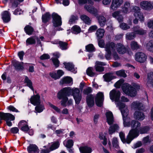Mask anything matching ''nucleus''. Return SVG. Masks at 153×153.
Returning <instances> with one entry per match:
<instances>
[{"instance_id": "nucleus-1", "label": "nucleus", "mask_w": 153, "mask_h": 153, "mask_svg": "<svg viewBox=\"0 0 153 153\" xmlns=\"http://www.w3.org/2000/svg\"><path fill=\"white\" fill-rule=\"evenodd\" d=\"M60 90L64 92L63 95L66 94L69 96L71 94L73 96L76 104H78L79 103L82 99V96L80 94L79 89L76 88L71 89L70 87H68L63 88Z\"/></svg>"}, {"instance_id": "nucleus-2", "label": "nucleus", "mask_w": 153, "mask_h": 153, "mask_svg": "<svg viewBox=\"0 0 153 153\" xmlns=\"http://www.w3.org/2000/svg\"><path fill=\"white\" fill-rule=\"evenodd\" d=\"M107 117V121L109 125H111L108 129V132L109 134H111L119 128V126L116 124L112 125L114 122V117L112 113L110 111L106 114Z\"/></svg>"}, {"instance_id": "nucleus-3", "label": "nucleus", "mask_w": 153, "mask_h": 153, "mask_svg": "<svg viewBox=\"0 0 153 153\" xmlns=\"http://www.w3.org/2000/svg\"><path fill=\"white\" fill-rule=\"evenodd\" d=\"M119 136L123 143L129 144L134 138L138 136V133L135 129H131L126 139L125 138L124 134L122 132L120 133Z\"/></svg>"}, {"instance_id": "nucleus-4", "label": "nucleus", "mask_w": 153, "mask_h": 153, "mask_svg": "<svg viewBox=\"0 0 153 153\" xmlns=\"http://www.w3.org/2000/svg\"><path fill=\"white\" fill-rule=\"evenodd\" d=\"M64 92L60 90L58 93L57 95V98L59 100L62 99L61 102V105L64 107H65L67 105L70 106L72 105L73 104V100L71 99L68 100V98L67 97L68 96L66 94L63 95Z\"/></svg>"}, {"instance_id": "nucleus-5", "label": "nucleus", "mask_w": 153, "mask_h": 153, "mask_svg": "<svg viewBox=\"0 0 153 153\" xmlns=\"http://www.w3.org/2000/svg\"><path fill=\"white\" fill-rule=\"evenodd\" d=\"M123 119L124 126L125 127L131 126L132 128H134L133 129H135L137 131L138 136L139 135V131L137 130V128L140 126V122L134 120H132L131 122L129 121V119L127 116Z\"/></svg>"}, {"instance_id": "nucleus-6", "label": "nucleus", "mask_w": 153, "mask_h": 153, "mask_svg": "<svg viewBox=\"0 0 153 153\" xmlns=\"http://www.w3.org/2000/svg\"><path fill=\"white\" fill-rule=\"evenodd\" d=\"M122 88L125 93L131 97H134L136 94L137 92L135 88L128 84H123Z\"/></svg>"}, {"instance_id": "nucleus-7", "label": "nucleus", "mask_w": 153, "mask_h": 153, "mask_svg": "<svg viewBox=\"0 0 153 153\" xmlns=\"http://www.w3.org/2000/svg\"><path fill=\"white\" fill-rule=\"evenodd\" d=\"M117 102L116 104L121 111L123 119L128 116V110L127 107H126V105L124 103L119 101Z\"/></svg>"}, {"instance_id": "nucleus-8", "label": "nucleus", "mask_w": 153, "mask_h": 153, "mask_svg": "<svg viewBox=\"0 0 153 153\" xmlns=\"http://www.w3.org/2000/svg\"><path fill=\"white\" fill-rule=\"evenodd\" d=\"M52 17L53 19L52 22L53 26L57 27L61 25V18L59 16L57 13H53L52 15Z\"/></svg>"}, {"instance_id": "nucleus-9", "label": "nucleus", "mask_w": 153, "mask_h": 153, "mask_svg": "<svg viewBox=\"0 0 153 153\" xmlns=\"http://www.w3.org/2000/svg\"><path fill=\"white\" fill-rule=\"evenodd\" d=\"M120 95V91L115 90H113L110 93V97L111 99L113 101L114 100L115 102L119 101Z\"/></svg>"}, {"instance_id": "nucleus-10", "label": "nucleus", "mask_w": 153, "mask_h": 153, "mask_svg": "<svg viewBox=\"0 0 153 153\" xmlns=\"http://www.w3.org/2000/svg\"><path fill=\"white\" fill-rule=\"evenodd\" d=\"M147 57L146 54L142 52H138L135 54L136 60L140 63L145 62L146 60Z\"/></svg>"}, {"instance_id": "nucleus-11", "label": "nucleus", "mask_w": 153, "mask_h": 153, "mask_svg": "<svg viewBox=\"0 0 153 153\" xmlns=\"http://www.w3.org/2000/svg\"><path fill=\"white\" fill-rule=\"evenodd\" d=\"M5 114L2 117L1 120H5L6 122V124L7 126H12V123L10 122L11 120H13L15 119L14 116L11 114L9 113H5Z\"/></svg>"}, {"instance_id": "nucleus-12", "label": "nucleus", "mask_w": 153, "mask_h": 153, "mask_svg": "<svg viewBox=\"0 0 153 153\" xmlns=\"http://www.w3.org/2000/svg\"><path fill=\"white\" fill-rule=\"evenodd\" d=\"M104 100V95L103 93L99 92L97 93L95 98V101L97 105L101 107Z\"/></svg>"}, {"instance_id": "nucleus-13", "label": "nucleus", "mask_w": 153, "mask_h": 153, "mask_svg": "<svg viewBox=\"0 0 153 153\" xmlns=\"http://www.w3.org/2000/svg\"><path fill=\"white\" fill-rule=\"evenodd\" d=\"M85 9L88 12L93 15L96 16L98 13V10L94 7L90 5L85 4L84 5Z\"/></svg>"}, {"instance_id": "nucleus-14", "label": "nucleus", "mask_w": 153, "mask_h": 153, "mask_svg": "<svg viewBox=\"0 0 153 153\" xmlns=\"http://www.w3.org/2000/svg\"><path fill=\"white\" fill-rule=\"evenodd\" d=\"M116 49L118 53L121 54L125 53L127 51V49L123 44L118 43L116 44Z\"/></svg>"}, {"instance_id": "nucleus-15", "label": "nucleus", "mask_w": 153, "mask_h": 153, "mask_svg": "<svg viewBox=\"0 0 153 153\" xmlns=\"http://www.w3.org/2000/svg\"><path fill=\"white\" fill-rule=\"evenodd\" d=\"M105 65V63L97 61L95 62L94 68L97 71L101 72L104 71V67L102 66Z\"/></svg>"}, {"instance_id": "nucleus-16", "label": "nucleus", "mask_w": 153, "mask_h": 153, "mask_svg": "<svg viewBox=\"0 0 153 153\" xmlns=\"http://www.w3.org/2000/svg\"><path fill=\"white\" fill-rule=\"evenodd\" d=\"M134 117L136 120L141 121L144 120L145 117L143 112L136 111L134 113Z\"/></svg>"}, {"instance_id": "nucleus-17", "label": "nucleus", "mask_w": 153, "mask_h": 153, "mask_svg": "<svg viewBox=\"0 0 153 153\" xmlns=\"http://www.w3.org/2000/svg\"><path fill=\"white\" fill-rule=\"evenodd\" d=\"M140 5L143 9L149 10L153 8V6L150 2L147 1H143L141 2Z\"/></svg>"}, {"instance_id": "nucleus-18", "label": "nucleus", "mask_w": 153, "mask_h": 153, "mask_svg": "<svg viewBox=\"0 0 153 153\" xmlns=\"http://www.w3.org/2000/svg\"><path fill=\"white\" fill-rule=\"evenodd\" d=\"M132 108L139 110H143L144 109V107L142 103L138 101L133 102L131 104Z\"/></svg>"}, {"instance_id": "nucleus-19", "label": "nucleus", "mask_w": 153, "mask_h": 153, "mask_svg": "<svg viewBox=\"0 0 153 153\" xmlns=\"http://www.w3.org/2000/svg\"><path fill=\"white\" fill-rule=\"evenodd\" d=\"M27 150L29 153H39V150L35 145L30 144L27 147Z\"/></svg>"}, {"instance_id": "nucleus-20", "label": "nucleus", "mask_w": 153, "mask_h": 153, "mask_svg": "<svg viewBox=\"0 0 153 153\" xmlns=\"http://www.w3.org/2000/svg\"><path fill=\"white\" fill-rule=\"evenodd\" d=\"M132 29L134 31L133 32L135 33V35L137 34L140 35H143L145 34V30L138 26H134Z\"/></svg>"}, {"instance_id": "nucleus-21", "label": "nucleus", "mask_w": 153, "mask_h": 153, "mask_svg": "<svg viewBox=\"0 0 153 153\" xmlns=\"http://www.w3.org/2000/svg\"><path fill=\"white\" fill-rule=\"evenodd\" d=\"M2 18L4 22L7 23L10 20V14L7 11H4L2 14Z\"/></svg>"}, {"instance_id": "nucleus-22", "label": "nucleus", "mask_w": 153, "mask_h": 153, "mask_svg": "<svg viewBox=\"0 0 153 153\" xmlns=\"http://www.w3.org/2000/svg\"><path fill=\"white\" fill-rule=\"evenodd\" d=\"M116 45L113 42H108L105 46L106 51H110L113 52L115 50Z\"/></svg>"}, {"instance_id": "nucleus-23", "label": "nucleus", "mask_w": 153, "mask_h": 153, "mask_svg": "<svg viewBox=\"0 0 153 153\" xmlns=\"http://www.w3.org/2000/svg\"><path fill=\"white\" fill-rule=\"evenodd\" d=\"M40 97L38 94L36 95L33 98H31L30 99L31 103L34 105H38L40 103Z\"/></svg>"}, {"instance_id": "nucleus-24", "label": "nucleus", "mask_w": 153, "mask_h": 153, "mask_svg": "<svg viewBox=\"0 0 153 153\" xmlns=\"http://www.w3.org/2000/svg\"><path fill=\"white\" fill-rule=\"evenodd\" d=\"M86 102L88 106L92 107L94 104V97L92 95H88L86 97Z\"/></svg>"}, {"instance_id": "nucleus-25", "label": "nucleus", "mask_w": 153, "mask_h": 153, "mask_svg": "<svg viewBox=\"0 0 153 153\" xmlns=\"http://www.w3.org/2000/svg\"><path fill=\"white\" fill-rule=\"evenodd\" d=\"M63 64L65 66V68L68 70L71 71L74 73L76 72L74 68V66L72 63L65 62Z\"/></svg>"}, {"instance_id": "nucleus-26", "label": "nucleus", "mask_w": 153, "mask_h": 153, "mask_svg": "<svg viewBox=\"0 0 153 153\" xmlns=\"http://www.w3.org/2000/svg\"><path fill=\"white\" fill-rule=\"evenodd\" d=\"M130 5L128 2H126L122 7V11L123 13L127 14L130 9Z\"/></svg>"}, {"instance_id": "nucleus-27", "label": "nucleus", "mask_w": 153, "mask_h": 153, "mask_svg": "<svg viewBox=\"0 0 153 153\" xmlns=\"http://www.w3.org/2000/svg\"><path fill=\"white\" fill-rule=\"evenodd\" d=\"M131 47L133 50H137L141 49V46L134 41H132L131 43Z\"/></svg>"}, {"instance_id": "nucleus-28", "label": "nucleus", "mask_w": 153, "mask_h": 153, "mask_svg": "<svg viewBox=\"0 0 153 153\" xmlns=\"http://www.w3.org/2000/svg\"><path fill=\"white\" fill-rule=\"evenodd\" d=\"M100 25L101 27H103L106 22V19L103 16L100 15L97 17Z\"/></svg>"}, {"instance_id": "nucleus-29", "label": "nucleus", "mask_w": 153, "mask_h": 153, "mask_svg": "<svg viewBox=\"0 0 153 153\" xmlns=\"http://www.w3.org/2000/svg\"><path fill=\"white\" fill-rule=\"evenodd\" d=\"M103 77L105 81L109 82L114 78V76L112 73H108L105 74L103 75Z\"/></svg>"}, {"instance_id": "nucleus-30", "label": "nucleus", "mask_w": 153, "mask_h": 153, "mask_svg": "<svg viewBox=\"0 0 153 153\" xmlns=\"http://www.w3.org/2000/svg\"><path fill=\"white\" fill-rule=\"evenodd\" d=\"M79 149L81 153H91L92 152V149L88 146L80 147Z\"/></svg>"}, {"instance_id": "nucleus-31", "label": "nucleus", "mask_w": 153, "mask_h": 153, "mask_svg": "<svg viewBox=\"0 0 153 153\" xmlns=\"http://www.w3.org/2000/svg\"><path fill=\"white\" fill-rule=\"evenodd\" d=\"M24 30L26 33L29 35L32 34L34 31L33 27L30 25H26L24 28Z\"/></svg>"}, {"instance_id": "nucleus-32", "label": "nucleus", "mask_w": 153, "mask_h": 153, "mask_svg": "<svg viewBox=\"0 0 153 153\" xmlns=\"http://www.w3.org/2000/svg\"><path fill=\"white\" fill-rule=\"evenodd\" d=\"M51 18V15L49 13H47L43 15L42 17V22L44 23H46L48 22Z\"/></svg>"}, {"instance_id": "nucleus-33", "label": "nucleus", "mask_w": 153, "mask_h": 153, "mask_svg": "<svg viewBox=\"0 0 153 153\" xmlns=\"http://www.w3.org/2000/svg\"><path fill=\"white\" fill-rule=\"evenodd\" d=\"M13 64L15 67L16 69L17 70H23L24 68L23 66L22 65L21 63L18 61H13Z\"/></svg>"}, {"instance_id": "nucleus-34", "label": "nucleus", "mask_w": 153, "mask_h": 153, "mask_svg": "<svg viewBox=\"0 0 153 153\" xmlns=\"http://www.w3.org/2000/svg\"><path fill=\"white\" fill-rule=\"evenodd\" d=\"M147 80V83L151 84L153 87V72H150L148 73Z\"/></svg>"}, {"instance_id": "nucleus-35", "label": "nucleus", "mask_w": 153, "mask_h": 153, "mask_svg": "<svg viewBox=\"0 0 153 153\" xmlns=\"http://www.w3.org/2000/svg\"><path fill=\"white\" fill-rule=\"evenodd\" d=\"M104 30L103 29H99L97 30L96 33L97 39H101L104 36Z\"/></svg>"}, {"instance_id": "nucleus-36", "label": "nucleus", "mask_w": 153, "mask_h": 153, "mask_svg": "<svg viewBox=\"0 0 153 153\" xmlns=\"http://www.w3.org/2000/svg\"><path fill=\"white\" fill-rule=\"evenodd\" d=\"M146 47L148 50L153 52V40H150L147 43Z\"/></svg>"}, {"instance_id": "nucleus-37", "label": "nucleus", "mask_w": 153, "mask_h": 153, "mask_svg": "<svg viewBox=\"0 0 153 153\" xmlns=\"http://www.w3.org/2000/svg\"><path fill=\"white\" fill-rule=\"evenodd\" d=\"M72 79L69 77H66L63 78L60 82V83L62 84H68L70 83L72 81Z\"/></svg>"}, {"instance_id": "nucleus-38", "label": "nucleus", "mask_w": 153, "mask_h": 153, "mask_svg": "<svg viewBox=\"0 0 153 153\" xmlns=\"http://www.w3.org/2000/svg\"><path fill=\"white\" fill-rule=\"evenodd\" d=\"M80 18L85 23L89 24L91 23V21L88 17L85 15H82Z\"/></svg>"}, {"instance_id": "nucleus-39", "label": "nucleus", "mask_w": 153, "mask_h": 153, "mask_svg": "<svg viewBox=\"0 0 153 153\" xmlns=\"http://www.w3.org/2000/svg\"><path fill=\"white\" fill-rule=\"evenodd\" d=\"M25 122H26L25 121L22 120L19 123L18 126H23L21 128V130L24 131H27L29 129V128L28 125L26 124H25V125H23L22 124V123H24Z\"/></svg>"}, {"instance_id": "nucleus-40", "label": "nucleus", "mask_w": 153, "mask_h": 153, "mask_svg": "<svg viewBox=\"0 0 153 153\" xmlns=\"http://www.w3.org/2000/svg\"><path fill=\"white\" fill-rule=\"evenodd\" d=\"M93 68L92 67H89L86 70V73L87 74L90 76L92 77L95 75L96 73L94 72Z\"/></svg>"}, {"instance_id": "nucleus-41", "label": "nucleus", "mask_w": 153, "mask_h": 153, "mask_svg": "<svg viewBox=\"0 0 153 153\" xmlns=\"http://www.w3.org/2000/svg\"><path fill=\"white\" fill-rule=\"evenodd\" d=\"M12 8H14L17 7L19 3L17 0H10Z\"/></svg>"}, {"instance_id": "nucleus-42", "label": "nucleus", "mask_w": 153, "mask_h": 153, "mask_svg": "<svg viewBox=\"0 0 153 153\" xmlns=\"http://www.w3.org/2000/svg\"><path fill=\"white\" fill-rule=\"evenodd\" d=\"M25 82L26 83H27V85L33 91L34 89L32 85V82L31 80L27 76L25 77Z\"/></svg>"}, {"instance_id": "nucleus-43", "label": "nucleus", "mask_w": 153, "mask_h": 153, "mask_svg": "<svg viewBox=\"0 0 153 153\" xmlns=\"http://www.w3.org/2000/svg\"><path fill=\"white\" fill-rule=\"evenodd\" d=\"M26 45H32L35 44L36 43L35 39L33 37H31L28 38L26 41Z\"/></svg>"}, {"instance_id": "nucleus-44", "label": "nucleus", "mask_w": 153, "mask_h": 153, "mask_svg": "<svg viewBox=\"0 0 153 153\" xmlns=\"http://www.w3.org/2000/svg\"><path fill=\"white\" fill-rule=\"evenodd\" d=\"M60 48L62 50H66L67 48L68 43L66 42L60 41L59 42Z\"/></svg>"}, {"instance_id": "nucleus-45", "label": "nucleus", "mask_w": 153, "mask_h": 153, "mask_svg": "<svg viewBox=\"0 0 153 153\" xmlns=\"http://www.w3.org/2000/svg\"><path fill=\"white\" fill-rule=\"evenodd\" d=\"M73 33L75 34H77L79 33L81 31L80 27L77 25H75L72 28Z\"/></svg>"}, {"instance_id": "nucleus-46", "label": "nucleus", "mask_w": 153, "mask_h": 153, "mask_svg": "<svg viewBox=\"0 0 153 153\" xmlns=\"http://www.w3.org/2000/svg\"><path fill=\"white\" fill-rule=\"evenodd\" d=\"M126 36L127 39L130 40L133 39L136 37V35L133 32L127 33Z\"/></svg>"}, {"instance_id": "nucleus-47", "label": "nucleus", "mask_w": 153, "mask_h": 153, "mask_svg": "<svg viewBox=\"0 0 153 153\" xmlns=\"http://www.w3.org/2000/svg\"><path fill=\"white\" fill-rule=\"evenodd\" d=\"M36 105V106L35 108V110L37 112L40 113L44 110V106L43 105H40V104Z\"/></svg>"}, {"instance_id": "nucleus-48", "label": "nucleus", "mask_w": 153, "mask_h": 153, "mask_svg": "<svg viewBox=\"0 0 153 153\" xmlns=\"http://www.w3.org/2000/svg\"><path fill=\"white\" fill-rule=\"evenodd\" d=\"M134 16L136 17H138L141 21H143L144 20L143 14L140 12L137 13H134Z\"/></svg>"}, {"instance_id": "nucleus-49", "label": "nucleus", "mask_w": 153, "mask_h": 153, "mask_svg": "<svg viewBox=\"0 0 153 153\" xmlns=\"http://www.w3.org/2000/svg\"><path fill=\"white\" fill-rule=\"evenodd\" d=\"M35 38L37 41V45H40L41 47H42V44L40 40H41L42 41H44V37L43 36H41L39 38L38 37L36 36Z\"/></svg>"}, {"instance_id": "nucleus-50", "label": "nucleus", "mask_w": 153, "mask_h": 153, "mask_svg": "<svg viewBox=\"0 0 153 153\" xmlns=\"http://www.w3.org/2000/svg\"><path fill=\"white\" fill-rule=\"evenodd\" d=\"M116 74L118 76H122L124 77H126L127 76L125 71L123 70H121L116 71Z\"/></svg>"}, {"instance_id": "nucleus-51", "label": "nucleus", "mask_w": 153, "mask_h": 153, "mask_svg": "<svg viewBox=\"0 0 153 153\" xmlns=\"http://www.w3.org/2000/svg\"><path fill=\"white\" fill-rule=\"evenodd\" d=\"M65 143H64V144L67 148H70L73 145V141L72 140H68L67 141L66 144L65 145Z\"/></svg>"}, {"instance_id": "nucleus-52", "label": "nucleus", "mask_w": 153, "mask_h": 153, "mask_svg": "<svg viewBox=\"0 0 153 153\" xmlns=\"http://www.w3.org/2000/svg\"><path fill=\"white\" fill-rule=\"evenodd\" d=\"M112 143L114 147L117 149H118L119 148L118 141L117 138L114 137L113 138L112 141Z\"/></svg>"}, {"instance_id": "nucleus-53", "label": "nucleus", "mask_w": 153, "mask_h": 153, "mask_svg": "<svg viewBox=\"0 0 153 153\" xmlns=\"http://www.w3.org/2000/svg\"><path fill=\"white\" fill-rule=\"evenodd\" d=\"M86 49L88 52H92L94 51L95 48L92 44H90L86 46Z\"/></svg>"}, {"instance_id": "nucleus-54", "label": "nucleus", "mask_w": 153, "mask_h": 153, "mask_svg": "<svg viewBox=\"0 0 153 153\" xmlns=\"http://www.w3.org/2000/svg\"><path fill=\"white\" fill-rule=\"evenodd\" d=\"M149 130V128L148 126H145L144 127L141 128L139 130V132L141 134H144L146 133Z\"/></svg>"}, {"instance_id": "nucleus-55", "label": "nucleus", "mask_w": 153, "mask_h": 153, "mask_svg": "<svg viewBox=\"0 0 153 153\" xmlns=\"http://www.w3.org/2000/svg\"><path fill=\"white\" fill-rule=\"evenodd\" d=\"M59 146V142H56L52 144L50 148V149L51 150H53L57 149Z\"/></svg>"}, {"instance_id": "nucleus-56", "label": "nucleus", "mask_w": 153, "mask_h": 153, "mask_svg": "<svg viewBox=\"0 0 153 153\" xmlns=\"http://www.w3.org/2000/svg\"><path fill=\"white\" fill-rule=\"evenodd\" d=\"M120 27L123 30H126L130 28V27L124 23H121L120 25Z\"/></svg>"}, {"instance_id": "nucleus-57", "label": "nucleus", "mask_w": 153, "mask_h": 153, "mask_svg": "<svg viewBox=\"0 0 153 153\" xmlns=\"http://www.w3.org/2000/svg\"><path fill=\"white\" fill-rule=\"evenodd\" d=\"M123 79H120L114 85L117 88H120L121 85L124 82Z\"/></svg>"}, {"instance_id": "nucleus-58", "label": "nucleus", "mask_w": 153, "mask_h": 153, "mask_svg": "<svg viewBox=\"0 0 153 153\" xmlns=\"http://www.w3.org/2000/svg\"><path fill=\"white\" fill-rule=\"evenodd\" d=\"M78 19V17L77 16L72 15L69 21V23L70 24H71L73 22H74L75 21L77 20Z\"/></svg>"}, {"instance_id": "nucleus-59", "label": "nucleus", "mask_w": 153, "mask_h": 153, "mask_svg": "<svg viewBox=\"0 0 153 153\" xmlns=\"http://www.w3.org/2000/svg\"><path fill=\"white\" fill-rule=\"evenodd\" d=\"M120 6H118L117 4L115 3L112 1V2L111 6L110 8L113 10H116L117 8Z\"/></svg>"}, {"instance_id": "nucleus-60", "label": "nucleus", "mask_w": 153, "mask_h": 153, "mask_svg": "<svg viewBox=\"0 0 153 153\" xmlns=\"http://www.w3.org/2000/svg\"><path fill=\"white\" fill-rule=\"evenodd\" d=\"M106 51L107 53L105 55V57L107 59L110 60L111 59V52L110 51Z\"/></svg>"}, {"instance_id": "nucleus-61", "label": "nucleus", "mask_w": 153, "mask_h": 153, "mask_svg": "<svg viewBox=\"0 0 153 153\" xmlns=\"http://www.w3.org/2000/svg\"><path fill=\"white\" fill-rule=\"evenodd\" d=\"M52 62L56 67L59 66V61L57 58H52Z\"/></svg>"}, {"instance_id": "nucleus-62", "label": "nucleus", "mask_w": 153, "mask_h": 153, "mask_svg": "<svg viewBox=\"0 0 153 153\" xmlns=\"http://www.w3.org/2000/svg\"><path fill=\"white\" fill-rule=\"evenodd\" d=\"M120 11H116L112 13V16L116 18L121 15L120 14Z\"/></svg>"}, {"instance_id": "nucleus-63", "label": "nucleus", "mask_w": 153, "mask_h": 153, "mask_svg": "<svg viewBox=\"0 0 153 153\" xmlns=\"http://www.w3.org/2000/svg\"><path fill=\"white\" fill-rule=\"evenodd\" d=\"M112 56L115 60H117L119 59V57L115 50L112 52Z\"/></svg>"}, {"instance_id": "nucleus-64", "label": "nucleus", "mask_w": 153, "mask_h": 153, "mask_svg": "<svg viewBox=\"0 0 153 153\" xmlns=\"http://www.w3.org/2000/svg\"><path fill=\"white\" fill-rule=\"evenodd\" d=\"M92 91V90L91 87H88L85 89L83 91V93L85 94H88L91 93Z\"/></svg>"}]
</instances>
